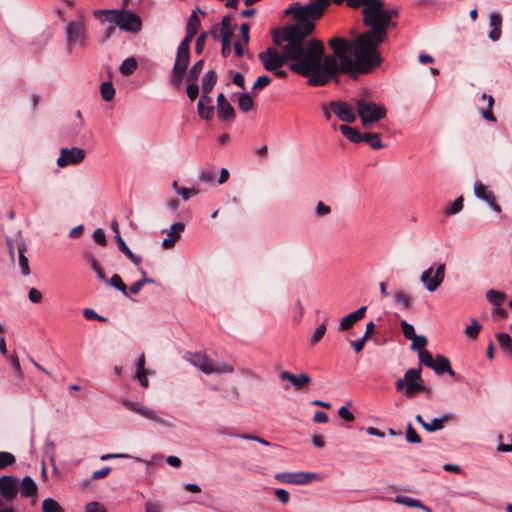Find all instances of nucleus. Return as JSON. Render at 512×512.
<instances>
[{
    "mask_svg": "<svg viewBox=\"0 0 512 512\" xmlns=\"http://www.w3.org/2000/svg\"><path fill=\"white\" fill-rule=\"evenodd\" d=\"M290 29L272 34L273 42H285L284 51L289 58V69L303 77H308L311 86H324L338 73L348 74L356 79L360 74H367L359 57L352 58L351 40L335 36L328 41L333 54L325 55V47L319 39H308Z\"/></svg>",
    "mask_w": 512,
    "mask_h": 512,
    "instance_id": "1",
    "label": "nucleus"
},
{
    "mask_svg": "<svg viewBox=\"0 0 512 512\" xmlns=\"http://www.w3.org/2000/svg\"><path fill=\"white\" fill-rule=\"evenodd\" d=\"M384 6V2L380 0V7L373 12L367 25L369 30L351 40L353 56L359 57L367 74L381 65L382 57L378 47L386 40L388 30L396 26L392 19L398 15V10L396 8L385 9Z\"/></svg>",
    "mask_w": 512,
    "mask_h": 512,
    "instance_id": "2",
    "label": "nucleus"
},
{
    "mask_svg": "<svg viewBox=\"0 0 512 512\" xmlns=\"http://www.w3.org/2000/svg\"><path fill=\"white\" fill-rule=\"evenodd\" d=\"M331 0H310L309 3L300 6L294 3L285 10L286 15H293L294 24L286 25L279 31L293 30L302 35H311L315 30V21L322 17Z\"/></svg>",
    "mask_w": 512,
    "mask_h": 512,
    "instance_id": "3",
    "label": "nucleus"
},
{
    "mask_svg": "<svg viewBox=\"0 0 512 512\" xmlns=\"http://www.w3.org/2000/svg\"><path fill=\"white\" fill-rule=\"evenodd\" d=\"M94 17L101 22L114 24L120 30L129 33H138L142 27L141 18L127 9L95 10Z\"/></svg>",
    "mask_w": 512,
    "mask_h": 512,
    "instance_id": "4",
    "label": "nucleus"
},
{
    "mask_svg": "<svg viewBox=\"0 0 512 512\" xmlns=\"http://www.w3.org/2000/svg\"><path fill=\"white\" fill-rule=\"evenodd\" d=\"M353 101L357 115L364 128H369L386 117L387 110L383 105H379L365 97H356Z\"/></svg>",
    "mask_w": 512,
    "mask_h": 512,
    "instance_id": "5",
    "label": "nucleus"
},
{
    "mask_svg": "<svg viewBox=\"0 0 512 512\" xmlns=\"http://www.w3.org/2000/svg\"><path fill=\"white\" fill-rule=\"evenodd\" d=\"M88 40L86 24L83 16L66 25L67 53L72 54L76 48L84 49Z\"/></svg>",
    "mask_w": 512,
    "mask_h": 512,
    "instance_id": "6",
    "label": "nucleus"
},
{
    "mask_svg": "<svg viewBox=\"0 0 512 512\" xmlns=\"http://www.w3.org/2000/svg\"><path fill=\"white\" fill-rule=\"evenodd\" d=\"M421 367L418 369H408L403 378H399L395 382V388L397 391H403L407 398H412L416 394L421 393L425 390L424 381L421 378Z\"/></svg>",
    "mask_w": 512,
    "mask_h": 512,
    "instance_id": "7",
    "label": "nucleus"
},
{
    "mask_svg": "<svg viewBox=\"0 0 512 512\" xmlns=\"http://www.w3.org/2000/svg\"><path fill=\"white\" fill-rule=\"evenodd\" d=\"M276 45L280 47L281 51H278L274 47H268L266 51L258 54L259 60L267 71L282 68L285 64L290 63V60L284 51L285 42L283 41V43Z\"/></svg>",
    "mask_w": 512,
    "mask_h": 512,
    "instance_id": "8",
    "label": "nucleus"
},
{
    "mask_svg": "<svg viewBox=\"0 0 512 512\" xmlns=\"http://www.w3.org/2000/svg\"><path fill=\"white\" fill-rule=\"evenodd\" d=\"M336 5L345 3L351 9L362 7L363 25L367 27L373 12L380 7V0H331Z\"/></svg>",
    "mask_w": 512,
    "mask_h": 512,
    "instance_id": "9",
    "label": "nucleus"
},
{
    "mask_svg": "<svg viewBox=\"0 0 512 512\" xmlns=\"http://www.w3.org/2000/svg\"><path fill=\"white\" fill-rule=\"evenodd\" d=\"M19 492V479L14 475H3L0 477V499L1 502L13 503Z\"/></svg>",
    "mask_w": 512,
    "mask_h": 512,
    "instance_id": "10",
    "label": "nucleus"
},
{
    "mask_svg": "<svg viewBox=\"0 0 512 512\" xmlns=\"http://www.w3.org/2000/svg\"><path fill=\"white\" fill-rule=\"evenodd\" d=\"M444 277L445 264L441 263L436 266L435 270L430 267L423 271L420 280L429 292H433L442 284Z\"/></svg>",
    "mask_w": 512,
    "mask_h": 512,
    "instance_id": "11",
    "label": "nucleus"
},
{
    "mask_svg": "<svg viewBox=\"0 0 512 512\" xmlns=\"http://www.w3.org/2000/svg\"><path fill=\"white\" fill-rule=\"evenodd\" d=\"M122 404L130 411H133L135 413H138L140 414L141 416H143L144 418L146 419H149V420H153V421H156L166 427H172L173 425L164 420L163 418L159 417L156 413V411L148 408V407H145L143 406L141 403L139 402H133V401H130L128 399H122Z\"/></svg>",
    "mask_w": 512,
    "mask_h": 512,
    "instance_id": "12",
    "label": "nucleus"
},
{
    "mask_svg": "<svg viewBox=\"0 0 512 512\" xmlns=\"http://www.w3.org/2000/svg\"><path fill=\"white\" fill-rule=\"evenodd\" d=\"M275 478L287 484L304 485L312 480L319 479V476L312 472H283L276 474Z\"/></svg>",
    "mask_w": 512,
    "mask_h": 512,
    "instance_id": "13",
    "label": "nucleus"
},
{
    "mask_svg": "<svg viewBox=\"0 0 512 512\" xmlns=\"http://www.w3.org/2000/svg\"><path fill=\"white\" fill-rule=\"evenodd\" d=\"M330 110L339 118L347 123H353L357 118V111L345 101L337 100L329 103Z\"/></svg>",
    "mask_w": 512,
    "mask_h": 512,
    "instance_id": "14",
    "label": "nucleus"
},
{
    "mask_svg": "<svg viewBox=\"0 0 512 512\" xmlns=\"http://www.w3.org/2000/svg\"><path fill=\"white\" fill-rule=\"evenodd\" d=\"M85 158V151L82 148H62L60 150V157L57 164L60 167H65L71 164L80 163Z\"/></svg>",
    "mask_w": 512,
    "mask_h": 512,
    "instance_id": "15",
    "label": "nucleus"
},
{
    "mask_svg": "<svg viewBox=\"0 0 512 512\" xmlns=\"http://www.w3.org/2000/svg\"><path fill=\"white\" fill-rule=\"evenodd\" d=\"M186 359L205 374H214L213 360L203 352L188 353Z\"/></svg>",
    "mask_w": 512,
    "mask_h": 512,
    "instance_id": "16",
    "label": "nucleus"
},
{
    "mask_svg": "<svg viewBox=\"0 0 512 512\" xmlns=\"http://www.w3.org/2000/svg\"><path fill=\"white\" fill-rule=\"evenodd\" d=\"M474 194L478 199L486 202L494 212H496V213L501 212V207L496 202V196H495L494 192L489 190L487 188V186H485L481 182H475Z\"/></svg>",
    "mask_w": 512,
    "mask_h": 512,
    "instance_id": "17",
    "label": "nucleus"
},
{
    "mask_svg": "<svg viewBox=\"0 0 512 512\" xmlns=\"http://www.w3.org/2000/svg\"><path fill=\"white\" fill-rule=\"evenodd\" d=\"M217 116L220 121L231 122L235 118V110L223 93L217 96Z\"/></svg>",
    "mask_w": 512,
    "mask_h": 512,
    "instance_id": "18",
    "label": "nucleus"
},
{
    "mask_svg": "<svg viewBox=\"0 0 512 512\" xmlns=\"http://www.w3.org/2000/svg\"><path fill=\"white\" fill-rule=\"evenodd\" d=\"M367 311L366 306H361L356 311L349 313L348 315L344 316L339 323V330L340 331H347L350 328L353 327V325L363 319L365 317Z\"/></svg>",
    "mask_w": 512,
    "mask_h": 512,
    "instance_id": "19",
    "label": "nucleus"
},
{
    "mask_svg": "<svg viewBox=\"0 0 512 512\" xmlns=\"http://www.w3.org/2000/svg\"><path fill=\"white\" fill-rule=\"evenodd\" d=\"M16 249L18 252V258H19V266L21 268V272L24 276H28L30 274V267L28 258L25 256V252L27 250L26 243L24 239L22 238L20 232L17 234L16 238Z\"/></svg>",
    "mask_w": 512,
    "mask_h": 512,
    "instance_id": "20",
    "label": "nucleus"
},
{
    "mask_svg": "<svg viewBox=\"0 0 512 512\" xmlns=\"http://www.w3.org/2000/svg\"><path fill=\"white\" fill-rule=\"evenodd\" d=\"M279 377L281 380H289L296 389H300L311 382V377L307 373L295 375L289 371H282Z\"/></svg>",
    "mask_w": 512,
    "mask_h": 512,
    "instance_id": "21",
    "label": "nucleus"
},
{
    "mask_svg": "<svg viewBox=\"0 0 512 512\" xmlns=\"http://www.w3.org/2000/svg\"><path fill=\"white\" fill-rule=\"evenodd\" d=\"M190 42H188L187 39H183L178 48L176 53V59L174 65H178L180 67H183L187 69V66L189 64L190 59Z\"/></svg>",
    "mask_w": 512,
    "mask_h": 512,
    "instance_id": "22",
    "label": "nucleus"
},
{
    "mask_svg": "<svg viewBox=\"0 0 512 512\" xmlns=\"http://www.w3.org/2000/svg\"><path fill=\"white\" fill-rule=\"evenodd\" d=\"M434 372L438 375H442L444 373H448L450 376L455 377L457 380L459 379L456 373L451 368V364L448 358L437 355L434 361V366L432 367Z\"/></svg>",
    "mask_w": 512,
    "mask_h": 512,
    "instance_id": "23",
    "label": "nucleus"
},
{
    "mask_svg": "<svg viewBox=\"0 0 512 512\" xmlns=\"http://www.w3.org/2000/svg\"><path fill=\"white\" fill-rule=\"evenodd\" d=\"M489 22L492 29L488 37L494 42L498 41L501 37L502 18L498 13L493 12L489 15Z\"/></svg>",
    "mask_w": 512,
    "mask_h": 512,
    "instance_id": "24",
    "label": "nucleus"
},
{
    "mask_svg": "<svg viewBox=\"0 0 512 512\" xmlns=\"http://www.w3.org/2000/svg\"><path fill=\"white\" fill-rule=\"evenodd\" d=\"M395 502L407 507L419 508L424 512H432V509L424 505L420 500L405 495H397L395 497Z\"/></svg>",
    "mask_w": 512,
    "mask_h": 512,
    "instance_id": "25",
    "label": "nucleus"
},
{
    "mask_svg": "<svg viewBox=\"0 0 512 512\" xmlns=\"http://www.w3.org/2000/svg\"><path fill=\"white\" fill-rule=\"evenodd\" d=\"M340 132L352 143L358 144L362 142L363 133L357 127L348 125H340Z\"/></svg>",
    "mask_w": 512,
    "mask_h": 512,
    "instance_id": "26",
    "label": "nucleus"
},
{
    "mask_svg": "<svg viewBox=\"0 0 512 512\" xmlns=\"http://www.w3.org/2000/svg\"><path fill=\"white\" fill-rule=\"evenodd\" d=\"M199 27L200 19L195 12H192L186 24V36L184 37V39H187L188 42H191L193 37L196 35Z\"/></svg>",
    "mask_w": 512,
    "mask_h": 512,
    "instance_id": "27",
    "label": "nucleus"
},
{
    "mask_svg": "<svg viewBox=\"0 0 512 512\" xmlns=\"http://www.w3.org/2000/svg\"><path fill=\"white\" fill-rule=\"evenodd\" d=\"M453 419L452 413L443 414L440 418H434L430 423L423 424V428L428 432H435L443 429V423Z\"/></svg>",
    "mask_w": 512,
    "mask_h": 512,
    "instance_id": "28",
    "label": "nucleus"
},
{
    "mask_svg": "<svg viewBox=\"0 0 512 512\" xmlns=\"http://www.w3.org/2000/svg\"><path fill=\"white\" fill-rule=\"evenodd\" d=\"M19 491L23 497L34 496L37 492V485L30 476H25L22 479Z\"/></svg>",
    "mask_w": 512,
    "mask_h": 512,
    "instance_id": "29",
    "label": "nucleus"
},
{
    "mask_svg": "<svg viewBox=\"0 0 512 512\" xmlns=\"http://www.w3.org/2000/svg\"><path fill=\"white\" fill-rule=\"evenodd\" d=\"M362 142H365L370 148L379 150L384 147L380 134L374 132L363 133Z\"/></svg>",
    "mask_w": 512,
    "mask_h": 512,
    "instance_id": "30",
    "label": "nucleus"
},
{
    "mask_svg": "<svg viewBox=\"0 0 512 512\" xmlns=\"http://www.w3.org/2000/svg\"><path fill=\"white\" fill-rule=\"evenodd\" d=\"M217 82V73L214 70H208L202 77L201 84L204 92H211Z\"/></svg>",
    "mask_w": 512,
    "mask_h": 512,
    "instance_id": "31",
    "label": "nucleus"
},
{
    "mask_svg": "<svg viewBox=\"0 0 512 512\" xmlns=\"http://www.w3.org/2000/svg\"><path fill=\"white\" fill-rule=\"evenodd\" d=\"M117 244L119 250L123 252L136 266L140 265L141 259L130 250L121 235L117 236Z\"/></svg>",
    "mask_w": 512,
    "mask_h": 512,
    "instance_id": "32",
    "label": "nucleus"
},
{
    "mask_svg": "<svg viewBox=\"0 0 512 512\" xmlns=\"http://www.w3.org/2000/svg\"><path fill=\"white\" fill-rule=\"evenodd\" d=\"M239 109L243 113H248L253 108V99L250 94L242 93L238 98Z\"/></svg>",
    "mask_w": 512,
    "mask_h": 512,
    "instance_id": "33",
    "label": "nucleus"
},
{
    "mask_svg": "<svg viewBox=\"0 0 512 512\" xmlns=\"http://www.w3.org/2000/svg\"><path fill=\"white\" fill-rule=\"evenodd\" d=\"M486 298L492 305L499 307L505 299V294L500 291L490 289L486 293Z\"/></svg>",
    "mask_w": 512,
    "mask_h": 512,
    "instance_id": "34",
    "label": "nucleus"
},
{
    "mask_svg": "<svg viewBox=\"0 0 512 512\" xmlns=\"http://www.w3.org/2000/svg\"><path fill=\"white\" fill-rule=\"evenodd\" d=\"M101 97L104 101H111L115 95V88L110 81H105L100 86Z\"/></svg>",
    "mask_w": 512,
    "mask_h": 512,
    "instance_id": "35",
    "label": "nucleus"
},
{
    "mask_svg": "<svg viewBox=\"0 0 512 512\" xmlns=\"http://www.w3.org/2000/svg\"><path fill=\"white\" fill-rule=\"evenodd\" d=\"M226 33L228 34V38H232L234 33V25L232 23V19L230 16L223 17L221 21L220 28V36L221 38L225 37Z\"/></svg>",
    "mask_w": 512,
    "mask_h": 512,
    "instance_id": "36",
    "label": "nucleus"
},
{
    "mask_svg": "<svg viewBox=\"0 0 512 512\" xmlns=\"http://www.w3.org/2000/svg\"><path fill=\"white\" fill-rule=\"evenodd\" d=\"M496 339L499 345L506 351L512 352V338L506 332H498L496 334Z\"/></svg>",
    "mask_w": 512,
    "mask_h": 512,
    "instance_id": "37",
    "label": "nucleus"
},
{
    "mask_svg": "<svg viewBox=\"0 0 512 512\" xmlns=\"http://www.w3.org/2000/svg\"><path fill=\"white\" fill-rule=\"evenodd\" d=\"M42 512H64V510L56 500L46 498L42 503Z\"/></svg>",
    "mask_w": 512,
    "mask_h": 512,
    "instance_id": "38",
    "label": "nucleus"
},
{
    "mask_svg": "<svg viewBox=\"0 0 512 512\" xmlns=\"http://www.w3.org/2000/svg\"><path fill=\"white\" fill-rule=\"evenodd\" d=\"M481 329L482 326L476 319L473 318L471 319V324L465 328L464 333L468 338L476 339Z\"/></svg>",
    "mask_w": 512,
    "mask_h": 512,
    "instance_id": "39",
    "label": "nucleus"
},
{
    "mask_svg": "<svg viewBox=\"0 0 512 512\" xmlns=\"http://www.w3.org/2000/svg\"><path fill=\"white\" fill-rule=\"evenodd\" d=\"M463 201L464 199L462 196L455 199L454 202L445 208L444 214L450 216L459 213L463 209Z\"/></svg>",
    "mask_w": 512,
    "mask_h": 512,
    "instance_id": "40",
    "label": "nucleus"
},
{
    "mask_svg": "<svg viewBox=\"0 0 512 512\" xmlns=\"http://www.w3.org/2000/svg\"><path fill=\"white\" fill-rule=\"evenodd\" d=\"M203 67H204L203 59H200L197 62H195L188 72L187 81H197Z\"/></svg>",
    "mask_w": 512,
    "mask_h": 512,
    "instance_id": "41",
    "label": "nucleus"
},
{
    "mask_svg": "<svg viewBox=\"0 0 512 512\" xmlns=\"http://www.w3.org/2000/svg\"><path fill=\"white\" fill-rule=\"evenodd\" d=\"M137 68V62L134 58L125 59L120 65V72L123 75H131Z\"/></svg>",
    "mask_w": 512,
    "mask_h": 512,
    "instance_id": "42",
    "label": "nucleus"
},
{
    "mask_svg": "<svg viewBox=\"0 0 512 512\" xmlns=\"http://www.w3.org/2000/svg\"><path fill=\"white\" fill-rule=\"evenodd\" d=\"M86 258H87L88 262L90 263L91 268L95 272L98 280L105 282L106 281L105 274H104L102 268L100 267V265L98 264L96 258L91 254L87 255Z\"/></svg>",
    "mask_w": 512,
    "mask_h": 512,
    "instance_id": "43",
    "label": "nucleus"
},
{
    "mask_svg": "<svg viewBox=\"0 0 512 512\" xmlns=\"http://www.w3.org/2000/svg\"><path fill=\"white\" fill-rule=\"evenodd\" d=\"M16 462L15 456L7 451H0V470L12 466Z\"/></svg>",
    "mask_w": 512,
    "mask_h": 512,
    "instance_id": "44",
    "label": "nucleus"
},
{
    "mask_svg": "<svg viewBox=\"0 0 512 512\" xmlns=\"http://www.w3.org/2000/svg\"><path fill=\"white\" fill-rule=\"evenodd\" d=\"M197 110L199 117L203 120H210L213 116L214 107L211 105H205L201 102L197 103Z\"/></svg>",
    "mask_w": 512,
    "mask_h": 512,
    "instance_id": "45",
    "label": "nucleus"
},
{
    "mask_svg": "<svg viewBox=\"0 0 512 512\" xmlns=\"http://www.w3.org/2000/svg\"><path fill=\"white\" fill-rule=\"evenodd\" d=\"M186 70L185 68L183 67H180L178 65H174L173 66V74L171 76V82L172 84H174L175 86H178L182 83L183 81V78H184V75L186 73Z\"/></svg>",
    "mask_w": 512,
    "mask_h": 512,
    "instance_id": "46",
    "label": "nucleus"
},
{
    "mask_svg": "<svg viewBox=\"0 0 512 512\" xmlns=\"http://www.w3.org/2000/svg\"><path fill=\"white\" fill-rule=\"evenodd\" d=\"M109 283L119 290L121 293H123L125 296L128 295V288L125 285V283L122 281L121 277L118 274H114L110 280Z\"/></svg>",
    "mask_w": 512,
    "mask_h": 512,
    "instance_id": "47",
    "label": "nucleus"
},
{
    "mask_svg": "<svg viewBox=\"0 0 512 512\" xmlns=\"http://www.w3.org/2000/svg\"><path fill=\"white\" fill-rule=\"evenodd\" d=\"M326 330H327L326 322H323L315 329L314 333L312 334V336L310 338V344L316 345L317 343H319L321 341V339L323 338Z\"/></svg>",
    "mask_w": 512,
    "mask_h": 512,
    "instance_id": "48",
    "label": "nucleus"
},
{
    "mask_svg": "<svg viewBox=\"0 0 512 512\" xmlns=\"http://www.w3.org/2000/svg\"><path fill=\"white\" fill-rule=\"evenodd\" d=\"M185 229V224L183 222H175L170 226V229L167 231L168 235L175 240L180 239L181 233Z\"/></svg>",
    "mask_w": 512,
    "mask_h": 512,
    "instance_id": "49",
    "label": "nucleus"
},
{
    "mask_svg": "<svg viewBox=\"0 0 512 512\" xmlns=\"http://www.w3.org/2000/svg\"><path fill=\"white\" fill-rule=\"evenodd\" d=\"M394 299H395L396 302L401 304L406 309H409L411 307L410 296L407 293L403 292V291L396 292L394 294Z\"/></svg>",
    "mask_w": 512,
    "mask_h": 512,
    "instance_id": "50",
    "label": "nucleus"
},
{
    "mask_svg": "<svg viewBox=\"0 0 512 512\" xmlns=\"http://www.w3.org/2000/svg\"><path fill=\"white\" fill-rule=\"evenodd\" d=\"M418 357H419V361L421 364L432 369V367L434 366L435 360L433 359V356L429 351H427V350L420 351L418 353Z\"/></svg>",
    "mask_w": 512,
    "mask_h": 512,
    "instance_id": "51",
    "label": "nucleus"
},
{
    "mask_svg": "<svg viewBox=\"0 0 512 512\" xmlns=\"http://www.w3.org/2000/svg\"><path fill=\"white\" fill-rule=\"evenodd\" d=\"M188 85L186 88V93L190 101H194L199 95V86L197 81H187Z\"/></svg>",
    "mask_w": 512,
    "mask_h": 512,
    "instance_id": "52",
    "label": "nucleus"
},
{
    "mask_svg": "<svg viewBox=\"0 0 512 512\" xmlns=\"http://www.w3.org/2000/svg\"><path fill=\"white\" fill-rule=\"evenodd\" d=\"M427 345V339L423 335H416L414 339H412L411 349L420 351L425 350L424 347Z\"/></svg>",
    "mask_w": 512,
    "mask_h": 512,
    "instance_id": "53",
    "label": "nucleus"
},
{
    "mask_svg": "<svg viewBox=\"0 0 512 512\" xmlns=\"http://www.w3.org/2000/svg\"><path fill=\"white\" fill-rule=\"evenodd\" d=\"M401 328H402L403 335L406 339L412 340L416 337V333H415V330H414V327L412 324L403 320L401 322Z\"/></svg>",
    "mask_w": 512,
    "mask_h": 512,
    "instance_id": "54",
    "label": "nucleus"
},
{
    "mask_svg": "<svg viewBox=\"0 0 512 512\" xmlns=\"http://www.w3.org/2000/svg\"><path fill=\"white\" fill-rule=\"evenodd\" d=\"M155 283L154 279L138 280L129 286V292L131 294H138L145 284Z\"/></svg>",
    "mask_w": 512,
    "mask_h": 512,
    "instance_id": "55",
    "label": "nucleus"
},
{
    "mask_svg": "<svg viewBox=\"0 0 512 512\" xmlns=\"http://www.w3.org/2000/svg\"><path fill=\"white\" fill-rule=\"evenodd\" d=\"M406 440L410 443L419 444L421 442V438L411 424H408L406 429Z\"/></svg>",
    "mask_w": 512,
    "mask_h": 512,
    "instance_id": "56",
    "label": "nucleus"
},
{
    "mask_svg": "<svg viewBox=\"0 0 512 512\" xmlns=\"http://www.w3.org/2000/svg\"><path fill=\"white\" fill-rule=\"evenodd\" d=\"M270 83H271L270 77L267 75H262L257 78V80L255 81V83L253 85L252 90L253 91L262 90L265 87H267Z\"/></svg>",
    "mask_w": 512,
    "mask_h": 512,
    "instance_id": "57",
    "label": "nucleus"
},
{
    "mask_svg": "<svg viewBox=\"0 0 512 512\" xmlns=\"http://www.w3.org/2000/svg\"><path fill=\"white\" fill-rule=\"evenodd\" d=\"M213 370H214V373L231 374L234 372V368L230 364H227V363L217 364V363L213 362Z\"/></svg>",
    "mask_w": 512,
    "mask_h": 512,
    "instance_id": "58",
    "label": "nucleus"
},
{
    "mask_svg": "<svg viewBox=\"0 0 512 512\" xmlns=\"http://www.w3.org/2000/svg\"><path fill=\"white\" fill-rule=\"evenodd\" d=\"M8 359L12 365V367L14 368L15 372H16V375L20 378H23V371L21 369V365H20V362H19V359H18V356L16 354H10L8 356Z\"/></svg>",
    "mask_w": 512,
    "mask_h": 512,
    "instance_id": "59",
    "label": "nucleus"
},
{
    "mask_svg": "<svg viewBox=\"0 0 512 512\" xmlns=\"http://www.w3.org/2000/svg\"><path fill=\"white\" fill-rule=\"evenodd\" d=\"M92 237H93L94 241L101 246H105L107 243L106 235L102 228L95 229Z\"/></svg>",
    "mask_w": 512,
    "mask_h": 512,
    "instance_id": "60",
    "label": "nucleus"
},
{
    "mask_svg": "<svg viewBox=\"0 0 512 512\" xmlns=\"http://www.w3.org/2000/svg\"><path fill=\"white\" fill-rule=\"evenodd\" d=\"M83 315L87 320H97L100 322H105L107 320L105 317L98 315L93 309L90 308H85Z\"/></svg>",
    "mask_w": 512,
    "mask_h": 512,
    "instance_id": "61",
    "label": "nucleus"
},
{
    "mask_svg": "<svg viewBox=\"0 0 512 512\" xmlns=\"http://www.w3.org/2000/svg\"><path fill=\"white\" fill-rule=\"evenodd\" d=\"M331 212V208L326 205L324 202L319 201L315 208V213L319 217H324Z\"/></svg>",
    "mask_w": 512,
    "mask_h": 512,
    "instance_id": "62",
    "label": "nucleus"
},
{
    "mask_svg": "<svg viewBox=\"0 0 512 512\" xmlns=\"http://www.w3.org/2000/svg\"><path fill=\"white\" fill-rule=\"evenodd\" d=\"M198 192L199 191L194 188L177 189V194L180 195L185 201H187L191 196L197 195Z\"/></svg>",
    "mask_w": 512,
    "mask_h": 512,
    "instance_id": "63",
    "label": "nucleus"
},
{
    "mask_svg": "<svg viewBox=\"0 0 512 512\" xmlns=\"http://www.w3.org/2000/svg\"><path fill=\"white\" fill-rule=\"evenodd\" d=\"M85 512H106V510L101 503L94 501L86 504Z\"/></svg>",
    "mask_w": 512,
    "mask_h": 512,
    "instance_id": "64",
    "label": "nucleus"
}]
</instances>
